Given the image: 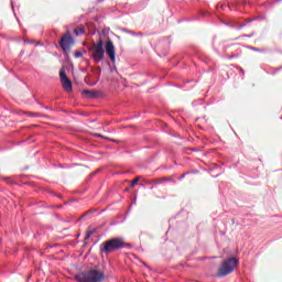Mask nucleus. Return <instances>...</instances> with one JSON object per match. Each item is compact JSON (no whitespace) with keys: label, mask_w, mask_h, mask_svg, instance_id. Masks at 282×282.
<instances>
[{"label":"nucleus","mask_w":282,"mask_h":282,"mask_svg":"<svg viewBox=\"0 0 282 282\" xmlns=\"http://www.w3.org/2000/svg\"><path fill=\"white\" fill-rule=\"evenodd\" d=\"M89 52L91 54V58L95 63H100V61L105 59V43L102 40H99L97 43H93L89 47Z\"/></svg>","instance_id":"7ed1b4c3"},{"label":"nucleus","mask_w":282,"mask_h":282,"mask_svg":"<svg viewBox=\"0 0 282 282\" xmlns=\"http://www.w3.org/2000/svg\"><path fill=\"white\" fill-rule=\"evenodd\" d=\"M59 78L62 80L63 89H65L68 94H72V91H74L72 80H69V77H67V73H65L64 69L59 70Z\"/></svg>","instance_id":"423d86ee"},{"label":"nucleus","mask_w":282,"mask_h":282,"mask_svg":"<svg viewBox=\"0 0 282 282\" xmlns=\"http://www.w3.org/2000/svg\"><path fill=\"white\" fill-rule=\"evenodd\" d=\"M59 46L62 47L63 52H69L74 46V37H72V33L66 32L64 36H62Z\"/></svg>","instance_id":"39448f33"},{"label":"nucleus","mask_w":282,"mask_h":282,"mask_svg":"<svg viewBox=\"0 0 282 282\" xmlns=\"http://www.w3.org/2000/svg\"><path fill=\"white\" fill-rule=\"evenodd\" d=\"M77 282H102L105 281V272L96 269L83 271L75 275Z\"/></svg>","instance_id":"f03ea898"},{"label":"nucleus","mask_w":282,"mask_h":282,"mask_svg":"<svg viewBox=\"0 0 282 282\" xmlns=\"http://www.w3.org/2000/svg\"><path fill=\"white\" fill-rule=\"evenodd\" d=\"M162 182H164V178L152 181V184H162Z\"/></svg>","instance_id":"ddd939ff"},{"label":"nucleus","mask_w":282,"mask_h":282,"mask_svg":"<svg viewBox=\"0 0 282 282\" xmlns=\"http://www.w3.org/2000/svg\"><path fill=\"white\" fill-rule=\"evenodd\" d=\"M80 56H83L82 52H75V58H80Z\"/></svg>","instance_id":"4468645a"},{"label":"nucleus","mask_w":282,"mask_h":282,"mask_svg":"<svg viewBox=\"0 0 282 282\" xmlns=\"http://www.w3.org/2000/svg\"><path fill=\"white\" fill-rule=\"evenodd\" d=\"M129 243L124 241L122 237H113L106 241H104L99 250L101 254H111L112 252H118V250H122V248H128Z\"/></svg>","instance_id":"f257e3e1"},{"label":"nucleus","mask_w":282,"mask_h":282,"mask_svg":"<svg viewBox=\"0 0 282 282\" xmlns=\"http://www.w3.org/2000/svg\"><path fill=\"white\" fill-rule=\"evenodd\" d=\"M95 232V230H89L86 232L85 240L89 239L91 237V234Z\"/></svg>","instance_id":"9d476101"},{"label":"nucleus","mask_w":282,"mask_h":282,"mask_svg":"<svg viewBox=\"0 0 282 282\" xmlns=\"http://www.w3.org/2000/svg\"><path fill=\"white\" fill-rule=\"evenodd\" d=\"M138 182H140V176H138L137 178H134L132 182H131V186H135L138 184Z\"/></svg>","instance_id":"9b49d317"},{"label":"nucleus","mask_w":282,"mask_h":282,"mask_svg":"<svg viewBox=\"0 0 282 282\" xmlns=\"http://www.w3.org/2000/svg\"><path fill=\"white\" fill-rule=\"evenodd\" d=\"M84 96H88V98H94L96 96V93L94 90H83Z\"/></svg>","instance_id":"1a4fd4ad"},{"label":"nucleus","mask_w":282,"mask_h":282,"mask_svg":"<svg viewBox=\"0 0 282 282\" xmlns=\"http://www.w3.org/2000/svg\"><path fill=\"white\" fill-rule=\"evenodd\" d=\"M94 138H104V140H107V138L100 133H93Z\"/></svg>","instance_id":"f8f14e48"},{"label":"nucleus","mask_w":282,"mask_h":282,"mask_svg":"<svg viewBox=\"0 0 282 282\" xmlns=\"http://www.w3.org/2000/svg\"><path fill=\"white\" fill-rule=\"evenodd\" d=\"M4 180H6V182H8V184H10V178L9 177H7Z\"/></svg>","instance_id":"2eb2a0df"},{"label":"nucleus","mask_w":282,"mask_h":282,"mask_svg":"<svg viewBox=\"0 0 282 282\" xmlns=\"http://www.w3.org/2000/svg\"><path fill=\"white\" fill-rule=\"evenodd\" d=\"M106 54L110 58L111 63H116V46L111 40L106 42Z\"/></svg>","instance_id":"0eeeda50"},{"label":"nucleus","mask_w":282,"mask_h":282,"mask_svg":"<svg viewBox=\"0 0 282 282\" xmlns=\"http://www.w3.org/2000/svg\"><path fill=\"white\" fill-rule=\"evenodd\" d=\"M30 116H36V113H34V112H30Z\"/></svg>","instance_id":"dca6fc26"},{"label":"nucleus","mask_w":282,"mask_h":282,"mask_svg":"<svg viewBox=\"0 0 282 282\" xmlns=\"http://www.w3.org/2000/svg\"><path fill=\"white\" fill-rule=\"evenodd\" d=\"M238 263L239 260H237V258H229L228 260L224 261L218 270L217 276H228V274H231V272L235 271Z\"/></svg>","instance_id":"20e7f679"},{"label":"nucleus","mask_w":282,"mask_h":282,"mask_svg":"<svg viewBox=\"0 0 282 282\" xmlns=\"http://www.w3.org/2000/svg\"><path fill=\"white\" fill-rule=\"evenodd\" d=\"M74 33L76 36H82V34H85V28H77L74 30Z\"/></svg>","instance_id":"6e6552de"}]
</instances>
